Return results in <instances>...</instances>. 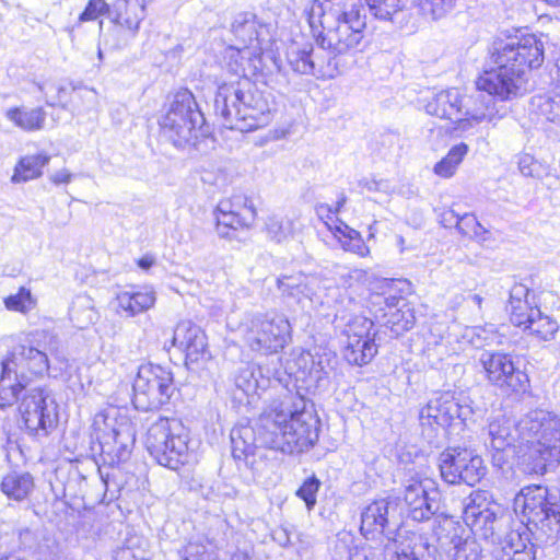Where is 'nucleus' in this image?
<instances>
[{"instance_id":"1","label":"nucleus","mask_w":560,"mask_h":560,"mask_svg":"<svg viewBox=\"0 0 560 560\" xmlns=\"http://www.w3.org/2000/svg\"><path fill=\"white\" fill-rule=\"evenodd\" d=\"M548 489L528 486L515 499L522 505L526 523L508 533L497 553V560H536V544L553 545L560 538V503Z\"/></svg>"},{"instance_id":"2","label":"nucleus","mask_w":560,"mask_h":560,"mask_svg":"<svg viewBox=\"0 0 560 560\" xmlns=\"http://www.w3.org/2000/svg\"><path fill=\"white\" fill-rule=\"evenodd\" d=\"M544 52L542 42L534 34L495 39L491 59L497 68L477 79L478 88L495 93L501 101L517 96L525 90L526 74L542 65Z\"/></svg>"},{"instance_id":"3","label":"nucleus","mask_w":560,"mask_h":560,"mask_svg":"<svg viewBox=\"0 0 560 560\" xmlns=\"http://www.w3.org/2000/svg\"><path fill=\"white\" fill-rule=\"evenodd\" d=\"M337 358L330 352L317 353L301 352L285 364L287 373L296 383V393H288L273 399L265 411L267 418H282V420H319L314 402L305 398L304 394L314 395L328 389L331 376L335 373Z\"/></svg>"},{"instance_id":"4","label":"nucleus","mask_w":560,"mask_h":560,"mask_svg":"<svg viewBox=\"0 0 560 560\" xmlns=\"http://www.w3.org/2000/svg\"><path fill=\"white\" fill-rule=\"evenodd\" d=\"M308 21L312 28L319 23L316 42L335 56L355 50L364 38L366 14L361 0H316Z\"/></svg>"},{"instance_id":"5","label":"nucleus","mask_w":560,"mask_h":560,"mask_svg":"<svg viewBox=\"0 0 560 560\" xmlns=\"http://www.w3.org/2000/svg\"><path fill=\"white\" fill-rule=\"evenodd\" d=\"M214 113L225 128L248 132L267 126L272 120V108L264 92L246 78L224 82L218 86Z\"/></svg>"},{"instance_id":"6","label":"nucleus","mask_w":560,"mask_h":560,"mask_svg":"<svg viewBox=\"0 0 560 560\" xmlns=\"http://www.w3.org/2000/svg\"><path fill=\"white\" fill-rule=\"evenodd\" d=\"M58 348V338L46 329L31 332L27 345H21L13 352L14 360L2 361V374L0 376V408L11 406L16 401L19 393L24 384L18 380L14 368L15 360H20L27 369L37 375H43L49 370L48 354Z\"/></svg>"},{"instance_id":"7","label":"nucleus","mask_w":560,"mask_h":560,"mask_svg":"<svg viewBox=\"0 0 560 560\" xmlns=\"http://www.w3.org/2000/svg\"><path fill=\"white\" fill-rule=\"evenodd\" d=\"M203 115L198 109L194 95L187 91L175 94L166 114L161 118L163 136L175 147L195 145L203 137Z\"/></svg>"},{"instance_id":"8","label":"nucleus","mask_w":560,"mask_h":560,"mask_svg":"<svg viewBox=\"0 0 560 560\" xmlns=\"http://www.w3.org/2000/svg\"><path fill=\"white\" fill-rule=\"evenodd\" d=\"M152 422L147 431L145 446L154 460L177 470L188 458L187 434L183 422Z\"/></svg>"},{"instance_id":"9","label":"nucleus","mask_w":560,"mask_h":560,"mask_svg":"<svg viewBox=\"0 0 560 560\" xmlns=\"http://www.w3.org/2000/svg\"><path fill=\"white\" fill-rule=\"evenodd\" d=\"M246 345L262 353L283 349L291 338V325L282 314H257L246 318L240 326Z\"/></svg>"},{"instance_id":"10","label":"nucleus","mask_w":560,"mask_h":560,"mask_svg":"<svg viewBox=\"0 0 560 560\" xmlns=\"http://www.w3.org/2000/svg\"><path fill=\"white\" fill-rule=\"evenodd\" d=\"M173 388V375L170 370L154 364L141 365L132 385L133 408L155 409L170 399Z\"/></svg>"},{"instance_id":"11","label":"nucleus","mask_w":560,"mask_h":560,"mask_svg":"<svg viewBox=\"0 0 560 560\" xmlns=\"http://www.w3.org/2000/svg\"><path fill=\"white\" fill-rule=\"evenodd\" d=\"M433 535L440 547L453 560H480L482 548L477 538L466 527L452 517L439 515L433 521Z\"/></svg>"},{"instance_id":"12","label":"nucleus","mask_w":560,"mask_h":560,"mask_svg":"<svg viewBox=\"0 0 560 560\" xmlns=\"http://www.w3.org/2000/svg\"><path fill=\"white\" fill-rule=\"evenodd\" d=\"M94 435L104 464L114 467L129 459L136 443L133 422H94Z\"/></svg>"},{"instance_id":"13","label":"nucleus","mask_w":560,"mask_h":560,"mask_svg":"<svg viewBox=\"0 0 560 560\" xmlns=\"http://www.w3.org/2000/svg\"><path fill=\"white\" fill-rule=\"evenodd\" d=\"M441 477L450 485L476 486L486 475L483 459L472 451L460 447L447 448L440 454Z\"/></svg>"},{"instance_id":"14","label":"nucleus","mask_w":560,"mask_h":560,"mask_svg":"<svg viewBox=\"0 0 560 560\" xmlns=\"http://www.w3.org/2000/svg\"><path fill=\"white\" fill-rule=\"evenodd\" d=\"M464 522L471 535L481 537L492 544H500L509 526V518L498 515L480 493L471 494L464 508Z\"/></svg>"},{"instance_id":"15","label":"nucleus","mask_w":560,"mask_h":560,"mask_svg":"<svg viewBox=\"0 0 560 560\" xmlns=\"http://www.w3.org/2000/svg\"><path fill=\"white\" fill-rule=\"evenodd\" d=\"M267 431L260 439L268 446L279 448L282 454L307 452L317 441L316 429L312 430L308 422H267Z\"/></svg>"},{"instance_id":"16","label":"nucleus","mask_w":560,"mask_h":560,"mask_svg":"<svg viewBox=\"0 0 560 560\" xmlns=\"http://www.w3.org/2000/svg\"><path fill=\"white\" fill-rule=\"evenodd\" d=\"M215 217L218 235L232 240L236 231L250 229L254 225L257 210L249 197L244 194H234L218 203Z\"/></svg>"},{"instance_id":"17","label":"nucleus","mask_w":560,"mask_h":560,"mask_svg":"<svg viewBox=\"0 0 560 560\" xmlns=\"http://www.w3.org/2000/svg\"><path fill=\"white\" fill-rule=\"evenodd\" d=\"M373 326V322L364 316H355L347 324L343 357L350 364L362 366L376 355Z\"/></svg>"},{"instance_id":"18","label":"nucleus","mask_w":560,"mask_h":560,"mask_svg":"<svg viewBox=\"0 0 560 560\" xmlns=\"http://www.w3.org/2000/svg\"><path fill=\"white\" fill-rule=\"evenodd\" d=\"M479 362L488 382L510 395L525 390L526 375L517 370L511 355L502 352H483Z\"/></svg>"},{"instance_id":"19","label":"nucleus","mask_w":560,"mask_h":560,"mask_svg":"<svg viewBox=\"0 0 560 560\" xmlns=\"http://www.w3.org/2000/svg\"><path fill=\"white\" fill-rule=\"evenodd\" d=\"M494 96L499 98L495 93L479 88L470 95L460 93V116L455 130L466 132L485 120H491L495 115Z\"/></svg>"},{"instance_id":"20","label":"nucleus","mask_w":560,"mask_h":560,"mask_svg":"<svg viewBox=\"0 0 560 560\" xmlns=\"http://www.w3.org/2000/svg\"><path fill=\"white\" fill-rule=\"evenodd\" d=\"M472 410L460 405L451 395L444 394L430 399L420 411V420H468Z\"/></svg>"},{"instance_id":"21","label":"nucleus","mask_w":560,"mask_h":560,"mask_svg":"<svg viewBox=\"0 0 560 560\" xmlns=\"http://www.w3.org/2000/svg\"><path fill=\"white\" fill-rule=\"evenodd\" d=\"M287 60L291 69L300 74H311L317 78H332L334 68L330 62L327 65L315 61L312 45L300 47L292 44L287 51Z\"/></svg>"},{"instance_id":"22","label":"nucleus","mask_w":560,"mask_h":560,"mask_svg":"<svg viewBox=\"0 0 560 560\" xmlns=\"http://www.w3.org/2000/svg\"><path fill=\"white\" fill-rule=\"evenodd\" d=\"M173 345L186 353L187 361L197 362L207 349V338L199 326L185 320L176 326Z\"/></svg>"},{"instance_id":"23","label":"nucleus","mask_w":560,"mask_h":560,"mask_svg":"<svg viewBox=\"0 0 560 560\" xmlns=\"http://www.w3.org/2000/svg\"><path fill=\"white\" fill-rule=\"evenodd\" d=\"M23 420H59L60 415L50 393L43 388H33L20 405Z\"/></svg>"},{"instance_id":"24","label":"nucleus","mask_w":560,"mask_h":560,"mask_svg":"<svg viewBox=\"0 0 560 560\" xmlns=\"http://www.w3.org/2000/svg\"><path fill=\"white\" fill-rule=\"evenodd\" d=\"M547 451L536 442L521 441L517 448L513 451L520 469L527 475H544L549 467L557 466L551 463Z\"/></svg>"},{"instance_id":"25","label":"nucleus","mask_w":560,"mask_h":560,"mask_svg":"<svg viewBox=\"0 0 560 560\" xmlns=\"http://www.w3.org/2000/svg\"><path fill=\"white\" fill-rule=\"evenodd\" d=\"M436 547L422 535L412 533L402 537L398 534V539L394 540L392 557L396 560H436Z\"/></svg>"},{"instance_id":"26","label":"nucleus","mask_w":560,"mask_h":560,"mask_svg":"<svg viewBox=\"0 0 560 560\" xmlns=\"http://www.w3.org/2000/svg\"><path fill=\"white\" fill-rule=\"evenodd\" d=\"M488 432L491 450L515 451L521 441L534 435L526 424L518 422H489Z\"/></svg>"},{"instance_id":"27","label":"nucleus","mask_w":560,"mask_h":560,"mask_svg":"<svg viewBox=\"0 0 560 560\" xmlns=\"http://www.w3.org/2000/svg\"><path fill=\"white\" fill-rule=\"evenodd\" d=\"M237 422L230 432L233 456L235 459H242V455L250 452L259 445L268 446L262 442L260 435L267 431V422Z\"/></svg>"},{"instance_id":"28","label":"nucleus","mask_w":560,"mask_h":560,"mask_svg":"<svg viewBox=\"0 0 560 560\" xmlns=\"http://www.w3.org/2000/svg\"><path fill=\"white\" fill-rule=\"evenodd\" d=\"M526 424L527 431L534 433L526 439L527 442H536L541 445L550 457L551 463L560 464V422H518Z\"/></svg>"},{"instance_id":"29","label":"nucleus","mask_w":560,"mask_h":560,"mask_svg":"<svg viewBox=\"0 0 560 560\" xmlns=\"http://www.w3.org/2000/svg\"><path fill=\"white\" fill-rule=\"evenodd\" d=\"M242 459L252 470L254 477L260 478L281 465L283 454L279 448L259 445L242 455Z\"/></svg>"},{"instance_id":"30","label":"nucleus","mask_w":560,"mask_h":560,"mask_svg":"<svg viewBox=\"0 0 560 560\" xmlns=\"http://www.w3.org/2000/svg\"><path fill=\"white\" fill-rule=\"evenodd\" d=\"M318 278L302 272L282 275L277 279V287L282 295L301 300L302 296L311 299L317 293Z\"/></svg>"},{"instance_id":"31","label":"nucleus","mask_w":560,"mask_h":560,"mask_svg":"<svg viewBox=\"0 0 560 560\" xmlns=\"http://www.w3.org/2000/svg\"><path fill=\"white\" fill-rule=\"evenodd\" d=\"M460 92L457 89L443 90L434 94L424 105L429 115L453 120L457 125L460 116Z\"/></svg>"},{"instance_id":"32","label":"nucleus","mask_w":560,"mask_h":560,"mask_svg":"<svg viewBox=\"0 0 560 560\" xmlns=\"http://www.w3.org/2000/svg\"><path fill=\"white\" fill-rule=\"evenodd\" d=\"M144 8L143 0H117L113 21L135 37L144 19Z\"/></svg>"},{"instance_id":"33","label":"nucleus","mask_w":560,"mask_h":560,"mask_svg":"<svg viewBox=\"0 0 560 560\" xmlns=\"http://www.w3.org/2000/svg\"><path fill=\"white\" fill-rule=\"evenodd\" d=\"M529 293V289L522 283H516L511 288L508 312L514 326L524 328L530 319L533 311L538 310L528 301Z\"/></svg>"},{"instance_id":"34","label":"nucleus","mask_w":560,"mask_h":560,"mask_svg":"<svg viewBox=\"0 0 560 560\" xmlns=\"http://www.w3.org/2000/svg\"><path fill=\"white\" fill-rule=\"evenodd\" d=\"M393 301L398 307H390V311L384 314V325L394 336L398 337L415 326L416 316L412 307L404 298H394Z\"/></svg>"},{"instance_id":"35","label":"nucleus","mask_w":560,"mask_h":560,"mask_svg":"<svg viewBox=\"0 0 560 560\" xmlns=\"http://www.w3.org/2000/svg\"><path fill=\"white\" fill-rule=\"evenodd\" d=\"M389 502L386 500H377L370 503L361 514V533L368 537V535H374L376 533H383L389 523L388 518Z\"/></svg>"},{"instance_id":"36","label":"nucleus","mask_w":560,"mask_h":560,"mask_svg":"<svg viewBox=\"0 0 560 560\" xmlns=\"http://www.w3.org/2000/svg\"><path fill=\"white\" fill-rule=\"evenodd\" d=\"M5 117L15 127L33 132L45 128L47 113L43 107H12L5 112Z\"/></svg>"},{"instance_id":"37","label":"nucleus","mask_w":560,"mask_h":560,"mask_svg":"<svg viewBox=\"0 0 560 560\" xmlns=\"http://www.w3.org/2000/svg\"><path fill=\"white\" fill-rule=\"evenodd\" d=\"M530 105L547 121L560 127V81L551 91L533 96Z\"/></svg>"},{"instance_id":"38","label":"nucleus","mask_w":560,"mask_h":560,"mask_svg":"<svg viewBox=\"0 0 560 560\" xmlns=\"http://www.w3.org/2000/svg\"><path fill=\"white\" fill-rule=\"evenodd\" d=\"M50 161L46 153L22 156L14 167L11 182L13 184L26 183L42 176L43 167Z\"/></svg>"},{"instance_id":"39","label":"nucleus","mask_w":560,"mask_h":560,"mask_svg":"<svg viewBox=\"0 0 560 560\" xmlns=\"http://www.w3.org/2000/svg\"><path fill=\"white\" fill-rule=\"evenodd\" d=\"M443 221L455 223L457 231L465 237L486 241L489 231L485 229L477 218L471 213L459 215L454 210H448L443 214Z\"/></svg>"},{"instance_id":"40","label":"nucleus","mask_w":560,"mask_h":560,"mask_svg":"<svg viewBox=\"0 0 560 560\" xmlns=\"http://www.w3.org/2000/svg\"><path fill=\"white\" fill-rule=\"evenodd\" d=\"M118 308L127 313L128 316H135L154 305L155 295L152 290L129 292L124 291L117 294Z\"/></svg>"},{"instance_id":"41","label":"nucleus","mask_w":560,"mask_h":560,"mask_svg":"<svg viewBox=\"0 0 560 560\" xmlns=\"http://www.w3.org/2000/svg\"><path fill=\"white\" fill-rule=\"evenodd\" d=\"M34 479L28 472H10L1 482L2 492L10 499L22 501L32 492Z\"/></svg>"},{"instance_id":"42","label":"nucleus","mask_w":560,"mask_h":560,"mask_svg":"<svg viewBox=\"0 0 560 560\" xmlns=\"http://www.w3.org/2000/svg\"><path fill=\"white\" fill-rule=\"evenodd\" d=\"M69 316L73 326L79 329H84L97 320L98 313L90 296L79 295L72 303Z\"/></svg>"},{"instance_id":"43","label":"nucleus","mask_w":560,"mask_h":560,"mask_svg":"<svg viewBox=\"0 0 560 560\" xmlns=\"http://www.w3.org/2000/svg\"><path fill=\"white\" fill-rule=\"evenodd\" d=\"M231 32L244 48H249L258 36L255 16L248 12L236 14L231 24Z\"/></svg>"},{"instance_id":"44","label":"nucleus","mask_w":560,"mask_h":560,"mask_svg":"<svg viewBox=\"0 0 560 560\" xmlns=\"http://www.w3.org/2000/svg\"><path fill=\"white\" fill-rule=\"evenodd\" d=\"M523 329L528 330L530 335L537 337L539 340L547 341L555 337L559 326L556 320L544 315L538 308L533 311L530 319Z\"/></svg>"},{"instance_id":"45","label":"nucleus","mask_w":560,"mask_h":560,"mask_svg":"<svg viewBox=\"0 0 560 560\" xmlns=\"http://www.w3.org/2000/svg\"><path fill=\"white\" fill-rule=\"evenodd\" d=\"M265 231L270 241L281 244L293 236L294 222L288 217L271 214L265 222Z\"/></svg>"},{"instance_id":"46","label":"nucleus","mask_w":560,"mask_h":560,"mask_svg":"<svg viewBox=\"0 0 560 560\" xmlns=\"http://www.w3.org/2000/svg\"><path fill=\"white\" fill-rule=\"evenodd\" d=\"M467 152L468 145L466 143L462 142L454 145L446 156L435 164L434 173L443 178L452 177Z\"/></svg>"},{"instance_id":"47","label":"nucleus","mask_w":560,"mask_h":560,"mask_svg":"<svg viewBox=\"0 0 560 560\" xmlns=\"http://www.w3.org/2000/svg\"><path fill=\"white\" fill-rule=\"evenodd\" d=\"M439 509L440 502L438 500V493L433 492V495H431L427 492L408 506V515L413 521L422 522L430 520L431 516L438 513Z\"/></svg>"},{"instance_id":"48","label":"nucleus","mask_w":560,"mask_h":560,"mask_svg":"<svg viewBox=\"0 0 560 560\" xmlns=\"http://www.w3.org/2000/svg\"><path fill=\"white\" fill-rule=\"evenodd\" d=\"M371 14L382 21L393 22L404 8V0H365Z\"/></svg>"},{"instance_id":"49","label":"nucleus","mask_w":560,"mask_h":560,"mask_svg":"<svg viewBox=\"0 0 560 560\" xmlns=\"http://www.w3.org/2000/svg\"><path fill=\"white\" fill-rule=\"evenodd\" d=\"M457 0H417L421 14L433 21L440 20L451 13Z\"/></svg>"},{"instance_id":"50","label":"nucleus","mask_w":560,"mask_h":560,"mask_svg":"<svg viewBox=\"0 0 560 560\" xmlns=\"http://www.w3.org/2000/svg\"><path fill=\"white\" fill-rule=\"evenodd\" d=\"M4 305L9 311L27 314L35 308L36 299L28 289L21 287L15 294L4 299Z\"/></svg>"},{"instance_id":"51","label":"nucleus","mask_w":560,"mask_h":560,"mask_svg":"<svg viewBox=\"0 0 560 560\" xmlns=\"http://www.w3.org/2000/svg\"><path fill=\"white\" fill-rule=\"evenodd\" d=\"M252 55L249 48L230 46L225 49L224 61L232 73L245 75V61Z\"/></svg>"},{"instance_id":"52","label":"nucleus","mask_w":560,"mask_h":560,"mask_svg":"<svg viewBox=\"0 0 560 560\" xmlns=\"http://www.w3.org/2000/svg\"><path fill=\"white\" fill-rule=\"evenodd\" d=\"M320 485V480L315 475H312L303 481L295 492V495L305 502L308 511H312L316 505V495Z\"/></svg>"},{"instance_id":"53","label":"nucleus","mask_w":560,"mask_h":560,"mask_svg":"<svg viewBox=\"0 0 560 560\" xmlns=\"http://www.w3.org/2000/svg\"><path fill=\"white\" fill-rule=\"evenodd\" d=\"M517 164L520 172L526 177L541 179L548 173L547 167L529 154L521 155Z\"/></svg>"},{"instance_id":"54","label":"nucleus","mask_w":560,"mask_h":560,"mask_svg":"<svg viewBox=\"0 0 560 560\" xmlns=\"http://www.w3.org/2000/svg\"><path fill=\"white\" fill-rule=\"evenodd\" d=\"M422 353L431 366H436L450 357L451 350L447 343H436L433 340H428L424 343Z\"/></svg>"},{"instance_id":"55","label":"nucleus","mask_w":560,"mask_h":560,"mask_svg":"<svg viewBox=\"0 0 560 560\" xmlns=\"http://www.w3.org/2000/svg\"><path fill=\"white\" fill-rule=\"evenodd\" d=\"M234 384L236 389L241 390L244 396H248L249 393L255 392L257 381L252 369L248 366L240 369L234 377Z\"/></svg>"},{"instance_id":"56","label":"nucleus","mask_w":560,"mask_h":560,"mask_svg":"<svg viewBox=\"0 0 560 560\" xmlns=\"http://www.w3.org/2000/svg\"><path fill=\"white\" fill-rule=\"evenodd\" d=\"M108 11L105 0H90L79 16V22L94 21Z\"/></svg>"},{"instance_id":"57","label":"nucleus","mask_w":560,"mask_h":560,"mask_svg":"<svg viewBox=\"0 0 560 560\" xmlns=\"http://www.w3.org/2000/svg\"><path fill=\"white\" fill-rule=\"evenodd\" d=\"M427 492L428 491L423 486L422 481L409 480L408 483L405 486L404 501L406 505L409 506Z\"/></svg>"},{"instance_id":"58","label":"nucleus","mask_w":560,"mask_h":560,"mask_svg":"<svg viewBox=\"0 0 560 560\" xmlns=\"http://www.w3.org/2000/svg\"><path fill=\"white\" fill-rule=\"evenodd\" d=\"M129 412L130 409L126 406L108 405L96 417L102 418V420H124L131 418Z\"/></svg>"},{"instance_id":"59","label":"nucleus","mask_w":560,"mask_h":560,"mask_svg":"<svg viewBox=\"0 0 560 560\" xmlns=\"http://www.w3.org/2000/svg\"><path fill=\"white\" fill-rule=\"evenodd\" d=\"M446 330L447 326L445 323L442 322H433L430 324L428 332L424 335V343H427L428 340H433L436 343H447L446 340Z\"/></svg>"},{"instance_id":"60","label":"nucleus","mask_w":560,"mask_h":560,"mask_svg":"<svg viewBox=\"0 0 560 560\" xmlns=\"http://www.w3.org/2000/svg\"><path fill=\"white\" fill-rule=\"evenodd\" d=\"M205 546L196 542H189L179 552L182 560H202Z\"/></svg>"},{"instance_id":"61","label":"nucleus","mask_w":560,"mask_h":560,"mask_svg":"<svg viewBox=\"0 0 560 560\" xmlns=\"http://www.w3.org/2000/svg\"><path fill=\"white\" fill-rule=\"evenodd\" d=\"M342 552L345 553V559H335V560H381L380 555L372 549L363 550L362 553L357 552L352 556L351 551L347 548V546L342 545Z\"/></svg>"},{"instance_id":"62","label":"nucleus","mask_w":560,"mask_h":560,"mask_svg":"<svg viewBox=\"0 0 560 560\" xmlns=\"http://www.w3.org/2000/svg\"><path fill=\"white\" fill-rule=\"evenodd\" d=\"M26 429L35 436L47 435L56 428L57 422H24Z\"/></svg>"},{"instance_id":"63","label":"nucleus","mask_w":560,"mask_h":560,"mask_svg":"<svg viewBox=\"0 0 560 560\" xmlns=\"http://www.w3.org/2000/svg\"><path fill=\"white\" fill-rule=\"evenodd\" d=\"M55 89L57 91L56 97H54L51 101L47 98L46 104L49 106H60L61 108L67 109V102H63V95L66 94L67 89L63 85H57Z\"/></svg>"},{"instance_id":"64","label":"nucleus","mask_w":560,"mask_h":560,"mask_svg":"<svg viewBox=\"0 0 560 560\" xmlns=\"http://www.w3.org/2000/svg\"><path fill=\"white\" fill-rule=\"evenodd\" d=\"M508 450H492V463L493 466L504 469L508 464V456L505 454Z\"/></svg>"}]
</instances>
